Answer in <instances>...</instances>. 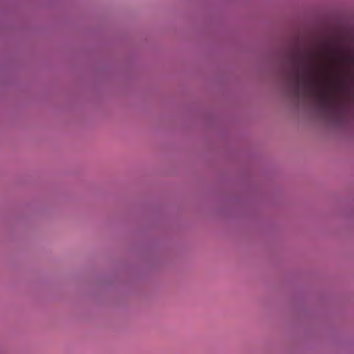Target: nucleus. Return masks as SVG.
I'll return each instance as SVG.
<instances>
[{
  "label": "nucleus",
  "instance_id": "nucleus-1",
  "mask_svg": "<svg viewBox=\"0 0 354 354\" xmlns=\"http://www.w3.org/2000/svg\"><path fill=\"white\" fill-rule=\"evenodd\" d=\"M317 56L311 52L292 55L289 58L291 71L287 74V79L292 87L295 97L314 96L322 111L328 118L339 121L345 115L346 106L325 88L320 75L321 67L307 62Z\"/></svg>",
  "mask_w": 354,
  "mask_h": 354
}]
</instances>
